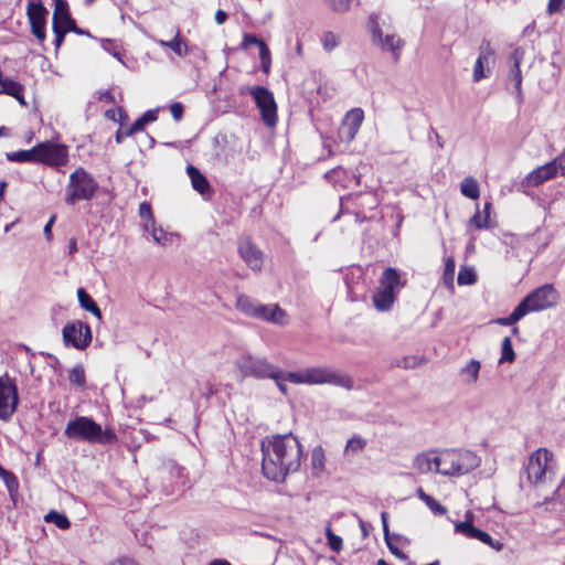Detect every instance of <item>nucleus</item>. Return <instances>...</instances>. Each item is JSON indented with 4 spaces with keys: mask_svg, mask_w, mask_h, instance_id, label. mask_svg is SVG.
I'll return each mask as SVG.
<instances>
[{
    "mask_svg": "<svg viewBox=\"0 0 565 565\" xmlns=\"http://www.w3.org/2000/svg\"><path fill=\"white\" fill-rule=\"evenodd\" d=\"M402 539V536L399 534H393L391 536H388V541H385L386 545H387V548L390 550V552L395 555L396 557L401 558V559H406L407 556L405 553H403L394 543H393V540H396V541H399Z\"/></svg>",
    "mask_w": 565,
    "mask_h": 565,
    "instance_id": "obj_49",
    "label": "nucleus"
},
{
    "mask_svg": "<svg viewBox=\"0 0 565 565\" xmlns=\"http://www.w3.org/2000/svg\"><path fill=\"white\" fill-rule=\"evenodd\" d=\"M49 11L41 1H29L26 6V15L31 25L33 35L43 42L46 38L45 25Z\"/></svg>",
    "mask_w": 565,
    "mask_h": 565,
    "instance_id": "obj_14",
    "label": "nucleus"
},
{
    "mask_svg": "<svg viewBox=\"0 0 565 565\" xmlns=\"http://www.w3.org/2000/svg\"><path fill=\"white\" fill-rule=\"evenodd\" d=\"M258 305V302H256L254 299L245 295L238 296L236 300V308L241 312L252 318H255V315H257L256 311Z\"/></svg>",
    "mask_w": 565,
    "mask_h": 565,
    "instance_id": "obj_31",
    "label": "nucleus"
},
{
    "mask_svg": "<svg viewBox=\"0 0 565 565\" xmlns=\"http://www.w3.org/2000/svg\"><path fill=\"white\" fill-rule=\"evenodd\" d=\"M480 369V361L471 359L469 363L460 370V375L463 376L467 384H472L478 381Z\"/></svg>",
    "mask_w": 565,
    "mask_h": 565,
    "instance_id": "obj_29",
    "label": "nucleus"
},
{
    "mask_svg": "<svg viewBox=\"0 0 565 565\" xmlns=\"http://www.w3.org/2000/svg\"><path fill=\"white\" fill-rule=\"evenodd\" d=\"M364 113L361 108H353L348 111L340 128L341 138L348 142L353 140L362 125Z\"/></svg>",
    "mask_w": 565,
    "mask_h": 565,
    "instance_id": "obj_18",
    "label": "nucleus"
},
{
    "mask_svg": "<svg viewBox=\"0 0 565 565\" xmlns=\"http://www.w3.org/2000/svg\"><path fill=\"white\" fill-rule=\"evenodd\" d=\"M559 295L552 284H545L527 294L519 305L526 310V315L543 311L557 305Z\"/></svg>",
    "mask_w": 565,
    "mask_h": 565,
    "instance_id": "obj_7",
    "label": "nucleus"
},
{
    "mask_svg": "<svg viewBox=\"0 0 565 565\" xmlns=\"http://www.w3.org/2000/svg\"><path fill=\"white\" fill-rule=\"evenodd\" d=\"M525 315L526 310L524 308H521L520 305H518L510 313V316L497 319L495 323L500 326H512L516 323L519 320H521Z\"/></svg>",
    "mask_w": 565,
    "mask_h": 565,
    "instance_id": "obj_36",
    "label": "nucleus"
},
{
    "mask_svg": "<svg viewBox=\"0 0 565 565\" xmlns=\"http://www.w3.org/2000/svg\"><path fill=\"white\" fill-rule=\"evenodd\" d=\"M23 86L9 77L0 76V94L14 97L21 105H26L23 95Z\"/></svg>",
    "mask_w": 565,
    "mask_h": 565,
    "instance_id": "obj_22",
    "label": "nucleus"
},
{
    "mask_svg": "<svg viewBox=\"0 0 565 565\" xmlns=\"http://www.w3.org/2000/svg\"><path fill=\"white\" fill-rule=\"evenodd\" d=\"M489 64V62H486L482 57L478 56L475 67H473V75L472 79L475 83L480 82L482 78L487 77L488 75L484 72V65Z\"/></svg>",
    "mask_w": 565,
    "mask_h": 565,
    "instance_id": "obj_46",
    "label": "nucleus"
},
{
    "mask_svg": "<svg viewBox=\"0 0 565 565\" xmlns=\"http://www.w3.org/2000/svg\"><path fill=\"white\" fill-rule=\"evenodd\" d=\"M524 49L515 47L510 56L511 66L520 67L523 58H524Z\"/></svg>",
    "mask_w": 565,
    "mask_h": 565,
    "instance_id": "obj_58",
    "label": "nucleus"
},
{
    "mask_svg": "<svg viewBox=\"0 0 565 565\" xmlns=\"http://www.w3.org/2000/svg\"><path fill=\"white\" fill-rule=\"evenodd\" d=\"M0 477L4 480L9 491H12L13 488H17L18 487V480L15 478V476L6 470L1 465H0Z\"/></svg>",
    "mask_w": 565,
    "mask_h": 565,
    "instance_id": "obj_51",
    "label": "nucleus"
},
{
    "mask_svg": "<svg viewBox=\"0 0 565 565\" xmlns=\"http://www.w3.org/2000/svg\"><path fill=\"white\" fill-rule=\"evenodd\" d=\"M52 29L54 33V45L58 49L64 42L65 34L70 31L67 26L58 25L56 23H52Z\"/></svg>",
    "mask_w": 565,
    "mask_h": 565,
    "instance_id": "obj_47",
    "label": "nucleus"
},
{
    "mask_svg": "<svg viewBox=\"0 0 565 565\" xmlns=\"http://www.w3.org/2000/svg\"><path fill=\"white\" fill-rule=\"evenodd\" d=\"M546 180L545 175L541 171V168L534 169L532 172H530L523 180L522 185L523 186H539L543 184Z\"/></svg>",
    "mask_w": 565,
    "mask_h": 565,
    "instance_id": "obj_37",
    "label": "nucleus"
},
{
    "mask_svg": "<svg viewBox=\"0 0 565 565\" xmlns=\"http://www.w3.org/2000/svg\"><path fill=\"white\" fill-rule=\"evenodd\" d=\"M38 145L28 150H18L13 152H7L6 158L10 162H38Z\"/></svg>",
    "mask_w": 565,
    "mask_h": 565,
    "instance_id": "obj_25",
    "label": "nucleus"
},
{
    "mask_svg": "<svg viewBox=\"0 0 565 565\" xmlns=\"http://www.w3.org/2000/svg\"><path fill=\"white\" fill-rule=\"evenodd\" d=\"M238 254L252 270L258 271L262 269L263 252L252 243L249 237L238 239Z\"/></svg>",
    "mask_w": 565,
    "mask_h": 565,
    "instance_id": "obj_17",
    "label": "nucleus"
},
{
    "mask_svg": "<svg viewBox=\"0 0 565 565\" xmlns=\"http://www.w3.org/2000/svg\"><path fill=\"white\" fill-rule=\"evenodd\" d=\"M186 172L195 191L202 195L211 192V186L207 179L196 167L189 164L186 167Z\"/></svg>",
    "mask_w": 565,
    "mask_h": 565,
    "instance_id": "obj_23",
    "label": "nucleus"
},
{
    "mask_svg": "<svg viewBox=\"0 0 565 565\" xmlns=\"http://www.w3.org/2000/svg\"><path fill=\"white\" fill-rule=\"evenodd\" d=\"M99 185L93 175L84 168H76L66 185L65 202L74 205L78 201H90L96 195Z\"/></svg>",
    "mask_w": 565,
    "mask_h": 565,
    "instance_id": "obj_4",
    "label": "nucleus"
},
{
    "mask_svg": "<svg viewBox=\"0 0 565 565\" xmlns=\"http://www.w3.org/2000/svg\"><path fill=\"white\" fill-rule=\"evenodd\" d=\"M62 334L64 344L77 350H85L92 342L90 327L81 320L66 323Z\"/></svg>",
    "mask_w": 565,
    "mask_h": 565,
    "instance_id": "obj_11",
    "label": "nucleus"
},
{
    "mask_svg": "<svg viewBox=\"0 0 565 565\" xmlns=\"http://www.w3.org/2000/svg\"><path fill=\"white\" fill-rule=\"evenodd\" d=\"M380 285L388 286V288L390 287L398 288L401 285L398 271L393 267L386 268L381 277Z\"/></svg>",
    "mask_w": 565,
    "mask_h": 565,
    "instance_id": "obj_35",
    "label": "nucleus"
},
{
    "mask_svg": "<svg viewBox=\"0 0 565 565\" xmlns=\"http://www.w3.org/2000/svg\"><path fill=\"white\" fill-rule=\"evenodd\" d=\"M554 163L556 175L565 177V151L551 161Z\"/></svg>",
    "mask_w": 565,
    "mask_h": 565,
    "instance_id": "obj_56",
    "label": "nucleus"
},
{
    "mask_svg": "<svg viewBox=\"0 0 565 565\" xmlns=\"http://www.w3.org/2000/svg\"><path fill=\"white\" fill-rule=\"evenodd\" d=\"M263 40L262 39H258L255 34L253 33H244L243 35V41H242V44H241V49L242 50H247L249 45L254 44V45H259V43L262 42Z\"/></svg>",
    "mask_w": 565,
    "mask_h": 565,
    "instance_id": "obj_55",
    "label": "nucleus"
},
{
    "mask_svg": "<svg viewBox=\"0 0 565 565\" xmlns=\"http://www.w3.org/2000/svg\"><path fill=\"white\" fill-rule=\"evenodd\" d=\"M515 360V353L512 347V341L509 337H505L501 344V358L499 363H512Z\"/></svg>",
    "mask_w": 565,
    "mask_h": 565,
    "instance_id": "obj_38",
    "label": "nucleus"
},
{
    "mask_svg": "<svg viewBox=\"0 0 565 565\" xmlns=\"http://www.w3.org/2000/svg\"><path fill=\"white\" fill-rule=\"evenodd\" d=\"M461 194L471 200H477L480 195L478 182L471 178H466L460 185Z\"/></svg>",
    "mask_w": 565,
    "mask_h": 565,
    "instance_id": "obj_33",
    "label": "nucleus"
},
{
    "mask_svg": "<svg viewBox=\"0 0 565 565\" xmlns=\"http://www.w3.org/2000/svg\"><path fill=\"white\" fill-rule=\"evenodd\" d=\"M158 119V110L157 109H149L146 113H143L138 119L135 120V122L125 130L126 136H131L135 132L142 131L146 127V125L153 122Z\"/></svg>",
    "mask_w": 565,
    "mask_h": 565,
    "instance_id": "obj_24",
    "label": "nucleus"
},
{
    "mask_svg": "<svg viewBox=\"0 0 565 565\" xmlns=\"http://www.w3.org/2000/svg\"><path fill=\"white\" fill-rule=\"evenodd\" d=\"M326 537H327L329 547L333 552L339 553L342 550V544H343L342 539L339 535H337L335 533H333L332 530L330 529V526H328L326 529Z\"/></svg>",
    "mask_w": 565,
    "mask_h": 565,
    "instance_id": "obj_43",
    "label": "nucleus"
},
{
    "mask_svg": "<svg viewBox=\"0 0 565 565\" xmlns=\"http://www.w3.org/2000/svg\"><path fill=\"white\" fill-rule=\"evenodd\" d=\"M286 374L287 372H284L280 367H279V375L277 379H273L278 387V390L284 394V395H287L288 394V387L287 385L285 384V381H288V379L286 377Z\"/></svg>",
    "mask_w": 565,
    "mask_h": 565,
    "instance_id": "obj_59",
    "label": "nucleus"
},
{
    "mask_svg": "<svg viewBox=\"0 0 565 565\" xmlns=\"http://www.w3.org/2000/svg\"><path fill=\"white\" fill-rule=\"evenodd\" d=\"M366 446V440L360 436H353L347 441L344 454L348 455L350 452L356 454L362 451Z\"/></svg>",
    "mask_w": 565,
    "mask_h": 565,
    "instance_id": "obj_40",
    "label": "nucleus"
},
{
    "mask_svg": "<svg viewBox=\"0 0 565 565\" xmlns=\"http://www.w3.org/2000/svg\"><path fill=\"white\" fill-rule=\"evenodd\" d=\"M480 458L470 450L446 451L441 454L439 462L440 475L461 476L470 472L480 465Z\"/></svg>",
    "mask_w": 565,
    "mask_h": 565,
    "instance_id": "obj_5",
    "label": "nucleus"
},
{
    "mask_svg": "<svg viewBox=\"0 0 565 565\" xmlns=\"http://www.w3.org/2000/svg\"><path fill=\"white\" fill-rule=\"evenodd\" d=\"M495 55L494 50L491 46L490 41L483 40L479 46V54L478 56L486 60V62H489L491 58H493Z\"/></svg>",
    "mask_w": 565,
    "mask_h": 565,
    "instance_id": "obj_50",
    "label": "nucleus"
},
{
    "mask_svg": "<svg viewBox=\"0 0 565 565\" xmlns=\"http://www.w3.org/2000/svg\"><path fill=\"white\" fill-rule=\"evenodd\" d=\"M139 216L142 218V220H150V218H153V215H152V209H151V205L150 203L148 202H142L140 205H139Z\"/></svg>",
    "mask_w": 565,
    "mask_h": 565,
    "instance_id": "obj_62",
    "label": "nucleus"
},
{
    "mask_svg": "<svg viewBox=\"0 0 565 565\" xmlns=\"http://www.w3.org/2000/svg\"><path fill=\"white\" fill-rule=\"evenodd\" d=\"M552 457L553 454L546 448H540L531 454L526 466V476L531 483L536 484L544 479Z\"/></svg>",
    "mask_w": 565,
    "mask_h": 565,
    "instance_id": "obj_13",
    "label": "nucleus"
},
{
    "mask_svg": "<svg viewBox=\"0 0 565 565\" xmlns=\"http://www.w3.org/2000/svg\"><path fill=\"white\" fill-rule=\"evenodd\" d=\"M565 0H548L547 12L550 15L561 12L564 9Z\"/></svg>",
    "mask_w": 565,
    "mask_h": 565,
    "instance_id": "obj_61",
    "label": "nucleus"
},
{
    "mask_svg": "<svg viewBox=\"0 0 565 565\" xmlns=\"http://www.w3.org/2000/svg\"><path fill=\"white\" fill-rule=\"evenodd\" d=\"M262 471L271 481L284 482L301 466L302 446L291 433L266 437L262 440Z\"/></svg>",
    "mask_w": 565,
    "mask_h": 565,
    "instance_id": "obj_1",
    "label": "nucleus"
},
{
    "mask_svg": "<svg viewBox=\"0 0 565 565\" xmlns=\"http://www.w3.org/2000/svg\"><path fill=\"white\" fill-rule=\"evenodd\" d=\"M151 237L159 245H167L170 242V234L166 233L162 227H153Z\"/></svg>",
    "mask_w": 565,
    "mask_h": 565,
    "instance_id": "obj_48",
    "label": "nucleus"
},
{
    "mask_svg": "<svg viewBox=\"0 0 565 565\" xmlns=\"http://www.w3.org/2000/svg\"><path fill=\"white\" fill-rule=\"evenodd\" d=\"M19 392L14 379L8 374L0 376V419L8 422L19 406Z\"/></svg>",
    "mask_w": 565,
    "mask_h": 565,
    "instance_id": "obj_10",
    "label": "nucleus"
},
{
    "mask_svg": "<svg viewBox=\"0 0 565 565\" xmlns=\"http://www.w3.org/2000/svg\"><path fill=\"white\" fill-rule=\"evenodd\" d=\"M259 109L263 122L267 127H274L277 122V104L274 94L264 86H253L247 88Z\"/></svg>",
    "mask_w": 565,
    "mask_h": 565,
    "instance_id": "obj_8",
    "label": "nucleus"
},
{
    "mask_svg": "<svg viewBox=\"0 0 565 565\" xmlns=\"http://www.w3.org/2000/svg\"><path fill=\"white\" fill-rule=\"evenodd\" d=\"M470 224H472L476 228L482 230L489 227L488 215L481 217L480 212L477 211L475 215L470 218Z\"/></svg>",
    "mask_w": 565,
    "mask_h": 565,
    "instance_id": "obj_54",
    "label": "nucleus"
},
{
    "mask_svg": "<svg viewBox=\"0 0 565 565\" xmlns=\"http://www.w3.org/2000/svg\"><path fill=\"white\" fill-rule=\"evenodd\" d=\"M158 43L163 47L171 49L179 56L188 55V45L180 36V31L177 32L175 36L171 41L159 40Z\"/></svg>",
    "mask_w": 565,
    "mask_h": 565,
    "instance_id": "obj_30",
    "label": "nucleus"
},
{
    "mask_svg": "<svg viewBox=\"0 0 565 565\" xmlns=\"http://www.w3.org/2000/svg\"><path fill=\"white\" fill-rule=\"evenodd\" d=\"M455 532L465 535L468 539L478 540L495 551L503 548V543L495 541L491 535L478 527H476L472 521H462L455 524Z\"/></svg>",
    "mask_w": 565,
    "mask_h": 565,
    "instance_id": "obj_15",
    "label": "nucleus"
},
{
    "mask_svg": "<svg viewBox=\"0 0 565 565\" xmlns=\"http://www.w3.org/2000/svg\"><path fill=\"white\" fill-rule=\"evenodd\" d=\"M384 25L385 21L381 18L380 14L372 13L369 17V30L372 34L373 44L379 45L383 51L395 53L403 46L404 42L395 33L384 34Z\"/></svg>",
    "mask_w": 565,
    "mask_h": 565,
    "instance_id": "obj_9",
    "label": "nucleus"
},
{
    "mask_svg": "<svg viewBox=\"0 0 565 565\" xmlns=\"http://www.w3.org/2000/svg\"><path fill=\"white\" fill-rule=\"evenodd\" d=\"M38 162L50 167L63 166L67 162V148L61 143L43 141L38 143Z\"/></svg>",
    "mask_w": 565,
    "mask_h": 565,
    "instance_id": "obj_12",
    "label": "nucleus"
},
{
    "mask_svg": "<svg viewBox=\"0 0 565 565\" xmlns=\"http://www.w3.org/2000/svg\"><path fill=\"white\" fill-rule=\"evenodd\" d=\"M68 380L72 384L83 387L86 383L84 367L82 365H75L70 371Z\"/></svg>",
    "mask_w": 565,
    "mask_h": 565,
    "instance_id": "obj_41",
    "label": "nucleus"
},
{
    "mask_svg": "<svg viewBox=\"0 0 565 565\" xmlns=\"http://www.w3.org/2000/svg\"><path fill=\"white\" fill-rule=\"evenodd\" d=\"M455 260L452 257H449L445 262V268H444V282L447 287L452 288L454 287V277H455Z\"/></svg>",
    "mask_w": 565,
    "mask_h": 565,
    "instance_id": "obj_42",
    "label": "nucleus"
},
{
    "mask_svg": "<svg viewBox=\"0 0 565 565\" xmlns=\"http://www.w3.org/2000/svg\"><path fill=\"white\" fill-rule=\"evenodd\" d=\"M322 46L327 52H331L339 44V38L331 31H327L322 35Z\"/></svg>",
    "mask_w": 565,
    "mask_h": 565,
    "instance_id": "obj_44",
    "label": "nucleus"
},
{
    "mask_svg": "<svg viewBox=\"0 0 565 565\" xmlns=\"http://www.w3.org/2000/svg\"><path fill=\"white\" fill-rule=\"evenodd\" d=\"M324 450L321 446H316L311 451L310 466L313 476L318 477L324 470Z\"/></svg>",
    "mask_w": 565,
    "mask_h": 565,
    "instance_id": "obj_28",
    "label": "nucleus"
},
{
    "mask_svg": "<svg viewBox=\"0 0 565 565\" xmlns=\"http://www.w3.org/2000/svg\"><path fill=\"white\" fill-rule=\"evenodd\" d=\"M508 81L510 83H513L515 88V98L519 104L523 102V94H522V73L521 68L518 66H511Z\"/></svg>",
    "mask_w": 565,
    "mask_h": 565,
    "instance_id": "obj_32",
    "label": "nucleus"
},
{
    "mask_svg": "<svg viewBox=\"0 0 565 565\" xmlns=\"http://www.w3.org/2000/svg\"><path fill=\"white\" fill-rule=\"evenodd\" d=\"M52 23H56L58 25L75 26V20L72 18L70 13L68 3L66 0H54V12Z\"/></svg>",
    "mask_w": 565,
    "mask_h": 565,
    "instance_id": "obj_21",
    "label": "nucleus"
},
{
    "mask_svg": "<svg viewBox=\"0 0 565 565\" xmlns=\"http://www.w3.org/2000/svg\"><path fill=\"white\" fill-rule=\"evenodd\" d=\"M476 280H477V275L472 268H469V267L460 268V270L458 273V277H457L458 285H460V286L472 285L476 282Z\"/></svg>",
    "mask_w": 565,
    "mask_h": 565,
    "instance_id": "obj_39",
    "label": "nucleus"
},
{
    "mask_svg": "<svg viewBox=\"0 0 565 565\" xmlns=\"http://www.w3.org/2000/svg\"><path fill=\"white\" fill-rule=\"evenodd\" d=\"M330 9L335 12H344L350 7L351 0H326Z\"/></svg>",
    "mask_w": 565,
    "mask_h": 565,
    "instance_id": "obj_53",
    "label": "nucleus"
},
{
    "mask_svg": "<svg viewBox=\"0 0 565 565\" xmlns=\"http://www.w3.org/2000/svg\"><path fill=\"white\" fill-rule=\"evenodd\" d=\"M64 435L72 440L93 445H114L118 441V437L111 428H103L100 424L88 416H76L70 420L64 429Z\"/></svg>",
    "mask_w": 565,
    "mask_h": 565,
    "instance_id": "obj_2",
    "label": "nucleus"
},
{
    "mask_svg": "<svg viewBox=\"0 0 565 565\" xmlns=\"http://www.w3.org/2000/svg\"><path fill=\"white\" fill-rule=\"evenodd\" d=\"M77 299H78L79 306L84 310L89 311L96 318L102 319V311H100L99 307L97 306L96 301L90 297V295L84 288L77 289Z\"/></svg>",
    "mask_w": 565,
    "mask_h": 565,
    "instance_id": "obj_26",
    "label": "nucleus"
},
{
    "mask_svg": "<svg viewBox=\"0 0 565 565\" xmlns=\"http://www.w3.org/2000/svg\"><path fill=\"white\" fill-rule=\"evenodd\" d=\"M439 460L440 456H434L433 452H422L415 457L413 465L420 473H427L433 470L440 473L441 462Z\"/></svg>",
    "mask_w": 565,
    "mask_h": 565,
    "instance_id": "obj_20",
    "label": "nucleus"
},
{
    "mask_svg": "<svg viewBox=\"0 0 565 565\" xmlns=\"http://www.w3.org/2000/svg\"><path fill=\"white\" fill-rule=\"evenodd\" d=\"M102 47L106 52L110 53L115 58H117L121 64H125L122 60V53L120 50L117 49L114 41L109 39L102 40Z\"/></svg>",
    "mask_w": 565,
    "mask_h": 565,
    "instance_id": "obj_45",
    "label": "nucleus"
},
{
    "mask_svg": "<svg viewBox=\"0 0 565 565\" xmlns=\"http://www.w3.org/2000/svg\"><path fill=\"white\" fill-rule=\"evenodd\" d=\"M44 521L47 523H53L61 530H67L71 526V522L68 518L56 510H51L45 516Z\"/></svg>",
    "mask_w": 565,
    "mask_h": 565,
    "instance_id": "obj_34",
    "label": "nucleus"
},
{
    "mask_svg": "<svg viewBox=\"0 0 565 565\" xmlns=\"http://www.w3.org/2000/svg\"><path fill=\"white\" fill-rule=\"evenodd\" d=\"M540 168L547 181L556 177L554 163H552L551 161L541 166Z\"/></svg>",
    "mask_w": 565,
    "mask_h": 565,
    "instance_id": "obj_64",
    "label": "nucleus"
},
{
    "mask_svg": "<svg viewBox=\"0 0 565 565\" xmlns=\"http://www.w3.org/2000/svg\"><path fill=\"white\" fill-rule=\"evenodd\" d=\"M170 113L174 120L179 121L183 117L184 107L181 103L175 102L170 105Z\"/></svg>",
    "mask_w": 565,
    "mask_h": 565,
    "instance_id": "obj_60",
    "label": "nucleus"
},
{
    "mask_svg": "<svg viewBox=\"0 0 565 565\" xmlns=\"http://www.w3.org/2000/svg\"><path fill=\"white\" fill-rule=\"evenodd\" d=\"M373 303L374 307L380 311H387L392 308L395 301V295L392 292H384L381 289H377L373 294Z\"/></svg>",
    "mask_w": 565,
    "mask_h": 565,
    "instance_id": "obj_27",
    "label": "nucleus"
},
{
    "mask_svg": "<svg viewBox=\"0 0 565 565\" xmlns=\"http://www.w3.org/2000/svg\"><path fill=\"white\" fill-rule=\"evenodd\" d=\"M168 468L170 470L171 476L173 478L180 479L181 480L180 482L183 484L184 481L182 479H183V470L184 469L174 462H169Z\"/></svg>",
    "mask_w": 565,
    "mask_h": 565,
    "instance_id": "obj_63",
    "label": "nucleus"
},
{
    "mask_svg": "<svg viewBox=\"0 0 565 565\" xmlns=\"http://www.w3.org/2000/svg\"><path fill=\"white\" fill-rule=\"evenodd\" d=\"M286 377L292 384H331L348 391L353 388V380L350 375L338 372L329 366H313L287 372Z\"/></svg>",
    "mask_w": 565,
    "mask_h": 565,
    "instance_id": "obj_3",
    "label": "nucleus"
},
{
    "mask_svg": "<svg viewBox=\"0 0 565 565\" xmlns=\"http://www.w3.org/2000/svg\"><path fill=\"white\" fill-rule=\"evenodd\" d=\"M424 503L437 515H444L447 512V509L431 495H429Z\"/></svg>",
    "mask_w": 565,
    "mask_h": 565,
    "instance_id": "obj_52",
    "label": "nucleus"
},
{
    "mask_svg": "<svg viewBox=\"0 0 565 565\" xmlns=\"http://www.w3.org/2000/svg\"><path fill=\"white\" fill-rule=\"evenodd\" d=\"M524 49L515 47L510 56L511 66L520 67L523 58H524Z\"/></svg>",
    "mask_w": 565,
    "mask_h": 565,
    "instance_id": "obj_57",
    "label": "nucleus"
},
{
    "mask_svg": "<svg viewBox=\"0 0 565 565\" xmlns=\"http://www.w3.org/2000/svg\"><path fill=\"white\" fill-rule=\"evenodd\" d=\"M242 379L253 377L255 380L277 379L279 366L271 364L264 358L244 354L234 362Z\"/></svg>",
    "mask_w": 565,
    "mask_h": 565,
    "instance_id": "obj_6",
    "label": "nucleus"
},
{
    "mask_svg": "<svg viewBox=\"0 0 565 565\" xmlns=\"http://www.w3.org/2000/svg\"><path fill=\"white\" fill-rule=\"evenodd\" d=\"M257 315H255L256 319H260L264 321L277 323V324H286L287 323V313L284 309H281L278 305H262L259 303L257 307Z\"/></svg>",
    "mask_w": 565,
    "mask_h": 565,
    "instance_id": "obj_19",
    "label": "nucleus"
},
{
    "mask_svg": "<svg viewBox=\"0 0 565 565\" xmlns=\"http://www.w3.org/2000/svg\"><path fill=\"white\" fill-rule=\"evenodd\" d=\"M455 532L465 535L468 539L478 540L495 551L503 548V543L495 541L491 535L478 527H476L472 521H462L455 524Z\"/></svg>",
    "mask_w": 565,
    "mask_h": 565,
    "instance_id": "obj_16",
    "label": "nucleus"
}]
</instances>
